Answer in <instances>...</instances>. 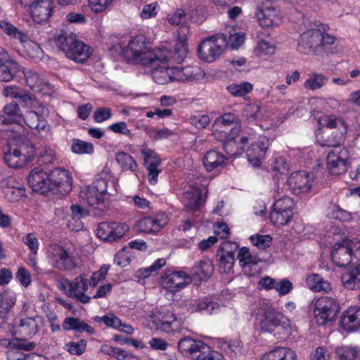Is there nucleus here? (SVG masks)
<instances>
[{
	"label": "nucleus",
	"instance_id": "obj_1",
	"mask_svg": "<svg viewBox=\"0 0 360 360\" xmlns=\"http://www.w3.org/2000/svg\"><path fill=\"white\" fill-rule=\"evenodd\" d=\"M110 49L116 52L120 51L127 60L143 65H154L168 58L166 49H149L146 45L143 36L134 37L126 48L114 45Z\"/></svg>",
	"mask_w": 360,
	"mask_h": 360
},
{
	"label": "nucleus",
	"instance_id": "obj_2",
	"mask_svg": "<svg viewBox=\"0 0 360 360\" xmlns=\"http://www.w3.org/2000/svg\"><path fill=\"white\" fill-rule=\"evenodd\" d=\"M34 153V147L27 136L14 132L4 150V160L10 167L20 168L32 160Z\"/></svg>",
	"mask_w": 360,
	"mask_h": 360
},
{
	"label": "nucleus",
	"instance_id": "obj_3",
	"mask_svg": "<svg viewBox=\"0 0 360 360\" xmlns=\"http://www.w3.org/2000/svg\"><path fill=\"white\" fill-rule=\"evenodd\" d=\"M322 146L332 148L328 152L326 162L329 172L333 175H339L347 169L348 150L342 148L340 137L335 136L334 139L325 138L323 136L319 140Z\"/></svg>",
	"mask_w": 360,
	"mask_h": 360
},
{
	"label": "nucleus",
	"instance_id": "obj_4",
	"mask_svg": "<svg viewBox=\"0 0 360 360\" xmlns=\"http://www.w3.org/2000/svg\"><path fill=\"white\" fill-rule=\"evenodd\" d=\"M241 129V124L238 117L233 113H224L217 117L213 124V134L217 139L224 142V149L228 154L229 143L238 136Z\"/></svg>",
	"mask_w": 360,
	"mask_h": 360
},
{
	"label": "nucleus",
	"instance_id": "obj_5",
	"mask_svg": "<svg viewBox=\"0 0 360 360\" xmlns=\"http://www.w3.org/2000/svg\"><path fill=\"white\" fill-rule=\"evenodd\" d=\"M181 353L195 360H224L223 355L214 351L207 344L191 337H185L178 342Z\"/></svg>",
	"mask_w": 360,
	"mask_h": 360
},
{
	"label": "nucleus",
	"instance_id": "obj_6",
	"mask_svg": "<svg viewBox=\"0 0 360 360\" xmlns=\"http://www.w3.org/2000/svg\"><path fill=\"white\" fill-rule=\"evenodd\" d=\"M110 194L108 192V181L103 178L96 179L82 193V198L88 205L99 212L108 206Z\"/></svg>",
	"mask_w": 360,
	"mask_h": 360
},
{
	"label": "nucleus",
	"instance_id": "obj_7",
	"mask_svg": "<svg viewBox=\"0 0 360 360\" xmlns=\"http://www.w3.org/2000/svg\"><path fill=\"white\" fill-rule=\"evenodd\" d=\"M314 316L319 326H325L335 321L340 311L338 300L332 297L323 296L316 300L314 306Z\"/></svg>",
	"mask_w": 360,
	"mask_h": 360
},
{
	"label": "nucleus",
	"instance_id": "obj_8",
	"mask_svg": "<svg viewBox=\"0 0 360 360\" xmlns=\"http://www.w3.org/2000/svg\"><path fill=\"white\" fill-rule=\"evenodd\" d=\"M227 46V37L224 34L213 35L203 40L198 46L200 58L212 63L218 58Z\"/></svg>",
	"mask_w": 360,
	"mask_h": 360
},
{
	"label": "nucleus",
	"instance_id": "obj_9",
	"mask_svg": "<svg viewBox=\"0 0 360 360\" xmlns=\"http://www.w3.org/2000/svg\"><path fill=\"white\" fill-rule=\"evenodd\" d=\"M55 41L58 47L65 53V56L75 62L84 63L90 56L89 46L84 44H77V47L82 49L79 54L75 55L72 52L70 48L78 41L76 35L73 33L61 32L57 35Z\"/></svg>",
	"mask_w": 360,
	"mask_h": 360
},
{
	"label": "nucleus",
	"instance_id": "obj_10",
	"mask_svg": "<svg viewBox=\"0 0 360 360\" xmlns=\"http://www.w3.org/2000/svg\"><path fill=\"white\" fill-rule=\"evenodd\" d=\"M51 265L60 271H71L76 266L75 257L70 250L61 245L51 246L48 251Z\"/></svg>",
	"mask_w": 360,
	"mask_h": 360
},
{
	"label": "nucleus",
	"instance_id": "obj_11",
	"mask_svg": "<svg viewBox=\"0 0 360 360\" xmlns=\"http://www.w3.org/2000/svg\"><path fill=\"white\" fill-rule=\"evenodd\" d=\"M51 191L54 194L67 195L72 190V179L68 171L56 168L49 173Z\"/></svg>",
	"mask_w": 360,
	"mask_h": 360
},
{
	"label": "nucleus",
	"instance_id": "obj_12",
	"mask_svg": "<svg viewBox=\"0 0 360 360\" xmlns=\"http://www.w3.org/2000/svg\"><path fill=\"white\" fill-rule=\"evenodd\" d=\"M313 179V174L304 171H296L287 179L285 186L287 189L294 194L307 193L311 188V182Z\"/></svg>",
	"mask_w": 360,
	"mask_h": 360
},
{
	"label": "nucleus",
	"instance_id": "obj_13",
	"mask_svg": "<svg viewBox=\"0 0 360 360\" xmlns=\"http://www.w3.org/2000/svg\"><path fill=\"white\" fill-rule=\"evenodd\" d=\"M128 230L125 223L103 221L98 226L97 236L103 240L112 242L122 238Z\"/></svg>",
	"mask_w": 360,
	"mask_h": 360
},
{
	"label": "nucleus",
	"instance_id": "obj_14",
	"mask_svg": "<svg viewBox=\"0 0 360 360\" xmlns=\"http://www.w3.org/2000/svg\"><path fill=\"white\" fill-rule=\"evenodd\" d=\"M64 288H68V295L82 303L86 304L91 300V297L85 295L88 289L87 278L84 275H79L73 281L65 279L63 283Z\"/></svg>",
	"mask_w": 360,
	"mask_h": 360
},
{
	"label": "nucleus",
	"instance_id": "obj_15",
	"mask_svg": "<svg viewBox=\"0 0 360 360\" xmlns=\"http://www.w3.org/2000/svg\"><path fill=\"white\" fill-rule=\"evenodd\" d=\"M27 181L35 193L44 195L51 191L49 173L40 167H34L30 171Z\"/></svg>",
	"mask_w": 360,
	"mask_h": 360
},
{
	"label": "nucleus",
	"instance_id": "obj_16",
	"mask_svg": "<svg viewBox=\"0 0 360 360\" xmlns=\"http://www.w3.org/2000/svg\"><path fill=\"white\" fill-rule=\"evenodd\" d=\"M260 325L262 331L269 333L273 332L277 327H281L284 330L290 328L289 320L282 313L274 309H269L264 312Z\"/></svg>",
	"mask_w": 360,
	"mask_h": 360
},
{
	"label": "nucleus",
	"instance_id": "obj_17",
	"mask_svg": "<svg viewBox=\"0 0 360 360\" xmlns=\"http://www.w3.org/2000/svg\"><path fill=\"white\" fill-rule=\"evenodd\" d=\"M321 31L317 29H309L304 32L298 43L297 49L300 53H307L315 52L321 47Z\"/></svg>",
	"mask_w": 360,
	"mask_h": 360
},
{
	"label": "nucleus",
	"instance_id": "obj_18",
	"mask_svg": "<svg viewBox=\"0 0 360 360\" xmlns=\"http://www.w3.org/2000/svg\"><path fill=\"white\" fill-rule=\"evenodd\" d=\"M19 71L18 64L9 56L4 49L0 48V81L11 82Z\"/></svg>",
	"mask_w": 360,
	"mask_h": 360
},
{
	"label": "nucleus",
	"instance_id": "obj_19",
	"mask_svg": "<svg viewBox=\"0 0 360 360\" xmlns=\"http://www.w3.org/2000/svg\"><path fill=\"white\" fill-rule=\"evenodd\" d=\"M353 251L350 243L343 240L340 243H335L331 250L333 262L339 267H346L352 262Z\"/></svg>",
	"mask_w": 360,
	"mask_h": 360
},
{
	"label": "nucleus",
	"instance_id": "obj_20",
	"mask_svg": "<svg viewBox=\"0 0 360 360\" xmlns=\"http://www.w3.org/2000/svg\"><path fill=\"white\" fill-rule=\"evenodd\" d=\"M238 243L225 240L221 243L220 248L217 252L220 267H223L224 271L229 270L233 266L235 262V253L238 250Z\"/></svg>",
	"mask_w": 360,
	"mask_h": 360
},
{
	"label": "nucleus",
	"instance_id": "obj_21",
	"mask_svg": "<svg viewBox=\"0 0 360 360\" xmlns=\"http://www.w3.org/2000/svg\"><path fill=\"white\" fill-rule=\"evenodd\" d=\"M191 281L189 276L183 271H179L162 276L160 284L171 292H175L183 289Z\"/></svg>",
	"mask_w": 360,
	"mask_h": 360
},
{
	"label": "nucleus",
	"instance_id": "obj_22",
	"mask_svg": "<svg viewBox=\"0 0 360 360\" xmlns=\"http://www.w3.org/2000/svg\"><path fill=\"white\" fill-rule=\"evenodd\" d=\"M28 7L33 20L41 23L50 18L53 4L51 0H37Z\"/></svg>",
	"mask_w": 360,
	"mask_h": 360
},
{
	"label": "nucleus",
	"instance_id": "obj_23",
	"mask_svg": "<svg viewBox=\"0 0 360 360\" xmlns=\"http://www.w3.org/2000/svg\"><path fill=\"white\" fill-rule=\"evenodd\" d=\"M169 57L154 65H149L151 68V76L154 82L158 84H165L169 82H175L174 67L165 65Z\"/></svg>",
	"mask_w": 360,
	"mask_h": 360
},
{
	"label": "nucleus",
	"instance_id": "obj_24",
	"mask_svg": "<svg viewBox=\"0 0 360 360\" xmlns=\"http://www.w3.org/2000/svg\"><path fill=\"white\" fill-rule=\"evenodd\" d=\"M168 222L167 216L164 214H159L156 217H146L141 219L137 223V229L143 233H155L164 227Z\"/></svg>",
	"mask_w": 360,
	"mask_h": 360
},
{
	"label": "nucleus",
	"instance_id": "obj_25",
	"mask_svg": "<svg viewBox=\"0 0 360 360\" xmlns=\"http://www.w3.org/2000/svg\"><path fill=\"white\" fill-rule=\"evenodd\" d=\"M153 323L160 330L170 333L179 329L181 321L178 319L172 312L167 311L160 313V316L153 321Z\"/></svg>",
	"mask_w": 360,
	"mask_h": 360
},
{
	"label": "nucleus",
	"instance_id": "obj_26",
	"mask_svg": "<svg viewBox=\"0 0 360 360\" xmlns=\"http://www.w3.org/2000/svg\"><path fill=\"white\" fill-rule=\"evenodd\" d=\"M1 188L5 198L10 202H17L25 195V188L20 186H15V179L11 177L1 181Z\"/></svg>",
	"mask_w": 360,
	"mask_h": 360
},
{
	"label": "nucleus",
	"instance_id": "obj_27",
	"mask_svg": "<svg viewBox=\"0 0 360 360\" xmlns=\"http://www.w3.org/2000/svg\"><path fill=\"white\" fill-rule=\"evenodd\" d=\"M341 326L347 331H354L360 328V307H352L345 311L342 316Z\"/></svg>",
	"mask_w": 360,
	"mask_h": 360
},
{
	"label": "nucleus",
	"instance_id": "obj_28",
	"mask_svg": "<svg viewBox=\"0 0 360 360\" xmlns=\"http://www.w3.org/2000/svg\"><path fill=\"white\" fill-rule=\"evenodd\" d=\"M2 95L5 97L18 98L21 104L27 107H29L35 101V96L32 94L14 85L6 86L2 91Z\"/></svg>",
	"mask_w": 360,
	"mask_h": 360
},
{
	"label": "nucleus",
	"instance_id": "obj_29",
	"mask_svg": "<svg viewBox=\"0 0 360 360\" xmlns=\"http://www.w3.org/2000/svg\"><path fill=\"white\" fill-rule=\"evenodd\" d=\"M226 160V156L221 153L211 150L204 155L203 165L207 172H217L224 165Z\"/></svg>",
	"mask_w": 360,
	"mask_h": 360
},
{
	"label": "nucleus",
	"instance_id": "obj_30",
	"mask_svg": "<svg viewBox=\"0 0 360 360\" xmlns=\"http://www.w3.org/2000/svg\"><path fill=\"white\" fill-rule=\"evenodd\" d=\"M184 201L187 209L197 210L203 202L201 190L197 186H189L184 193Z\"/></svg>",
	"mask_w": 360,
	"mask_h": 360
},
{
	"label": "nucleus",
	"instance_id": "obj_31",
	"mask_svg": "<svg viewBox=\"0 0 360 360\" xmlns=\"http://www.w3.org/2000/svg\"><path fill=\"white\" fill-rule=\"evenodd\" d=\"M343 286L348 290H360V264L341 276Z\"/></svg>",
	"mask_w": 360,
	"mask_h": 360
},
{
	"label": "nucleus",
	"instance_id": "obj_32",
	"mask_svg": "<svg viewBox=\"0 0 360 360\" xmlns=\"http://www.w3.org/2000/svg\"><path fill=\"white\" fill-rule=\"evenodd\" d=\"M39 331V325L35 318L27 317L22 319L17 326L15 333L23 338H32Z\"/></svg>",
	"mask_w": 360,
	"mask_h": 360
},
{
	"label": "nucleus",
	"instance_id": "obj_33",
	"mask_svg": "<svg viewBox=\"0 0 360 360\" xmlns=\"http://www.w3.org/2000/svg\"><path fill=\"white\" fill-rule=\"evenodd\" d=\"M319 123L322 127H326L328 129L339 128L340 131L339 134L333 135L331 139L335 136L340 137L342 139V136L347 133V127L342 120L338 118L335 115H323L319 120Z\"/></svg>",
	"mask_w": 360,
	"mask_h": 360
},
{
	"label": "nucleus",
	"instance_id": "obj_34",
	"mask_svg": "<svg viewBox=\"0 0 360 360\" xmlns=\"http://www.w3.org/2000/svg\"><path fill=\"white\" fill-rule=\"evenodd\" d=\"M193 276L199 281L208 279L214 271L212 262L209 259H205L197 262L191 269Z\"/></svg>",
	"mask_w": 360,
	"mask_h": 360
},
{
	"label": "nucleus",
	"instance_id": "obj_35",
	"mask_svg": "<svg viewBox=\"0 0 360 360\" xmlns=\"http://www.w3.org/2000/svg\"><path fill=\"white\" fill-rule=\"evenodd\" d=\"M63 328L65 330H74L79 333L86 332L89 334L94 333V328L83 321L74 317H67L63 323Z\"/></svg>",
	"mask_w": 360,
	"mask_h": 360
},
{
	"label": "nucleus",
	"instance_id": "obj_36",
	"mask_svg": "<svg viewBox=\"0 0 360 360\" xmlns=\"http://www.w3.org/2000/svg\"><path fill=\"white\" fill-rule=\"evenodd\" d=\"M296 355L292 349L286 347H277L265 354L261 360H295Z\"/></svg>",
	"mask_w": 360,
	"mask_h": 360
},
{
	"label": "nucleus",
	"instance_id": "obj_37",
	"mask_svg": "<svg viewBox=\"0 0 360 360\" xmlns=\"http://www.w3.org/2000/svg\"><path fill=\"white\" fill-rule=\"evenodd\" d=\"M4 111L8 117L2 120L1 117H0L2 124H7L8 122L19 123L20 122L22 113L17 103L13 101L6 105L4 108Z\"/></svg>",
	"mask_w": 360,
	"mask_h": 360
},
{
	"label": "nucleus",
	"instance_id": "obj_38",
	"mask_svg": "<svg viewBox=\"0 0 360 360\" xmlns=\"http://www.w3.org/2000/svg\"><path fill=\"white\" fill-rule=\"evenodd\" d=\"M306 283L309 288L314 292H328L331 290L330 284L318 274L309 275L306 279Z\"/></svg>",
	"mask_w": 360,
	"mask_h": 360
},
{
	"label": "nucleus",
	"instance_id": "obj_39",
	"mask_svg": "<svg viewBox=\"0 0 360 360\" xmlns=\"http://www.w3.org/2000/svg\"><path fill=\"white\" fill-rule=\"evenodd\" d=\"M335 353L338 360H360V349L357 347H338Z\"/></svg>",
	"mask_w": 360,
	"mask_h": 360
},
{
	"label": "nucleus",
	"instance_id": "obj_40",
	"mask_svg": "<svg viewBox=\"0 0 360 360\" xmlns=\"http://www.w3.org/2000/svg\"><path fill=\"white\" fill-rule=\"evenodd\" d=\"M23 120L30 128L39 131L45 130L47 126L46 121L35 111L27 112Z\"/></svg>",
	"mask_w": 360,
	"mask_h": 360
},
{
	"label": "nucleus",
	"instance_id": "obj_41",
	"mask_svg": "<svg viewBox=\"0 0 360 360\" xmlns=\"http://www.w3.org/2000/svg\"><path fill=\"white\" fill-rule=\"evenodd\" d=\"M26 84L33 91H42L44 86H48L44 79L35 72L27 70L24 72Z\"/></svg>",
	"mask_w": 360,
	"mask_h": 360
},
{
	"label": "nucleus",
	"instance_id": "obj_42",
	"mask_svg": "<svg viewBox=\"0 0 360 360\" xmlns=\"http://www.w3.org/2000/svg\"><path fill=\"white\" fill-rule=\"evenodd\" d=\"M197 67L186 66L184 68L174 67L175 82H187L195 79Z\"/></svg>",
	"mask_w": 360,
	"mask_h": 360
},
{
	"label": "nucleus",
	"instance_id": "obj_43",
	"mask_svg": "<svg viewBox=\"0 0 360 360\" xmlns=\"http://www.w3.org/2000/svg\"><path fill=\"white\" fill-rule=\"evenodd\" d=\"M238 259L240 266L247 271V269H251L255 267L260 259L256 257H253L249 251V249L246 247L240 248L238 253Z\"/></svg>",
	"mask_w": 360,
	"mask_h": 360
},
{
	"label": "nucleus",
	"instance_id": "obj_44",
	"mask_svg": "<svg viewBox=\"0 0 360 360\" xmlns=\"http://www.w3.org/2000/svg\"><path fill=\"white\" fill-rule=\"evenodd\" d=\"M292 211L274 210L271 212L270 219L273 224L278 226L286 225L292 218Z\"/></svg>",
	"mask_w": 360,
	"mask_h": 360
},
{
	"label": "nucleus",
	"instance_id": "obj_45",
	"mask_svg": "<svg viewBox=\"0 0 360 360\" xmlns=\"http://www.w3.org/2000/svg\"><path fill=\"white\" fill-rule=\"evenodd\" d=\"M0 28L8 36L12 38L17 39L20 41V43H24L27 41V35L20 31L17 27H15L12 24L4 21H0Z\"/></svg>",
	"mask_w": 360,
	"mask_h": 360
},
{
	"label": "nucleus",
	"instance_id": "obj_46",
	"mask_svg": "<svg viewBox=\"0 0 360 360\" xmlns=\"http://www.w3.org/2000/svg\"><path fill=\"white\" fill-rule=\"evenodd\" d=\"M71 150L75 154H92L94 151V146L91 142L74 139L72 140Z\"/></svg>",
	"mask_w": 360,
	"mask_h": 360
},
{
	"label": "nucleus",
	"instance_id": "obj_47",
	"mask_svg": "<svg viewBox=\"0 0 360 360\" xmlns=\"http://www.w3.org/2000/svg\"><path fill=\"white\" fill-rule=\"evenodd\" d=\"M117 163L122 167L123 169L130 170L131 172L136 171L137 164L132 157L127 153L119 152L116 154L115 157Z\"/></svg>",
	"mask_w": 360,
	"mask_h": 360
},
{
	"label": "nucleus",
	"instance_id": "obj_48",
	"mask_svg": "<svg viewBox=\"0 0 360 360\" xmlns=\"http://www.w3.org/2000/svg\"><path fill=\"white\" fill-rule=\"evenodd\" d=\"M254 143L247 150V158L249 162L254 167H259L262 160L264 158L263 152Z\"/></svg>",
	"mask_w": 360,
	"mask_h": 360
},
{
	"label": "nucleus",
	"instance_id": "obj_49",
	"mask_svg": "<svg viewBox=\"0 0 360 360\" xmlns=\"http://www.w3.org/2000/svg\"><path fill=\"white\" fill-rule=\"evenodd\" d=\"M188 53V48L186 43L178 42L175 44L174 48V52L172 56H169V53L167 51V55L169 56L168 60H173L177 63H182L186 57Z\"/></svg>",
	"mask_w": 360,
	"mask_h": 360
},
{
	"label": "nucleus",
	"instance_id": "obj_50",
	"mask_svg": "<svg viewBox=\"0 0 360 360\" xmlns=\"http://www.w3.org/2000/svg\"><path fill=\"white\" fill-rule=\"evenodd\" d=\"M70 210L72 219L76 222L75 227H72V229L77 231L81 229L82 228V223L80 219L89 214L88 211L78 205H72Z\"/></svg>",
	"mask_w": 360,
	"mask_h": 360
},
{
	"label": "nucleus",
	"instance_id": "obj_51",
	"mask_svg": "<svg viewBox=\"0 0 360 360\" xmlns=\"http://www.w3.org/2000/svg\"><path fill=\"white\" fill-rule=\"evenodd\" d=\"M228 91L234 96H244L252 90V85L248 82H243L240 84H232L227 86Z\"/></svg>",
	"mask_w": 360,
	"mask_h": 360
},
{
	"label": "nucleus",
	"instance_id": "obj_52",
	"mask_svg": "<svg viewBox=\"0 0 360 360\" xmlns=\"http://www.w3.org/2000/svg\"><path fill=\"white\" fill-rule=\"evenodd\" d=\"M243 113L248 122H257L262 117L260 107L255 103L248 105L245 108Z\"/></svg>",
	"mask_w": 360,
	"mask_h": 360
},
{
	"label": "nucleus",
	"instance_id": "obj_53",
	"mask_svg": "<svg viewBox=\"0 0 360 360\" xmlns=\"http://www.w3.org/2000/svg\"><path fill=\"white\" fill-rule=\"evenodd\" d=\"M327 79L322 75L314 74L311 75L304 82V86L311 90L321 89L325 85Z\"/></svg>",
	"mask_w": 360,
	"mask_h": 360
},
{
	"label": "nucleus",
	"instance_id": "obj_54",
	"mask_svg": "<svg viewBox=\"0 0 360 360\" xmlns=\"http://www.w3.org/2000/svg\"><path fill=\"white\" fill-rule=\"evenodd\" d=\"M24 339H15L11 341H8L7 347L11 349H15L24 351H31L34 349L36 345L32 342H27Z\"/></svg>",
	"mask_w": 360,
	"mask_h": 360
},
{
	"label": "nucleus",
	"instance_id": "obj_55",
	"mask_svg": "<svg viewBox=\"0 0 360 360\" xmlns=\"http://www.w3.org/2000/svg\"><path fill=\"white\" fill-rule=\"evenodd\" d=\"M271 11L267 8L266 10L259 9L256 13V17L259 25L263 27H269L274 25V19L271 15Z\"/></svg>",
	"mask_w": 360,
	"mask_h": 360
},
{
	"label": "nucleus",
	"instance_id": "obj_56",
	"mask_svg": "<svg viewBox=\"0 0 360 360\" xmlns=\"http://www.w3.org/2000/svg\"><path fill=\"white\" fill-rule=\"evenodd\" d=\"M141 153L144 159V165L146 167L158 166L160 164V158L159 155L153 150L149 148H143L141 150Z\"/></svg>",
	"mask_w": 360,
	"mask_h": 360
},
{
	"label": "nucleus",
	"instance_id": "obj_57",
	"mask_svg": "<svg viewBox=\"0 0 360 360\" xmlns=\"http://www.w3.org/2000/svg\"><path fill=\"white\" fill-rule=\"evenodd\" d=\"M55 154L50 148L44 147L40 148L38 152V162L40 165H49L55 160Z\"/></svg>",
	"mask_w": 360,
	"mask_h": 360
},
{
	"label": "nucleus",
	"instance_id": "obj_58",
	"mask_svg": "<svg viewBox=\"0 0 360 360\" xmlns=\"http://www.w3.org/2000/svg\"><path fill=\"white\" fill-rule=\"evenodd\" d=\"M293 207V200L287 195H284L276 200L273 205V209L283 211H292Z\"/></svg>",
	"mask_w": 360,
	"mask_h": 360
},
{
	"label": "nucleus",
	"instance_id": "obj_59",
	"mask_svg": "<svg viewBox=\"0 0 360 360\" xmlns=\"http://www.w3.org/2000/svg\"><path fill=\"white\" fill-rule=\"evenodd\" d=\"M101 351L105 354L115 357L118 360H124L127 356V352L125 350L109 345H103L101 347Z\"/></svg>",
	"mask_w": 360,
	"mask_h": 360
},
{
	"label": "nucleus",
	"instance_id": "obj_60",
	"mask_svg": "<svg viewBox=\"0 0 360 360\" xmlns=\"http://www.w3.org/2000/svg\"><path fill=\"white\" fill-rule=\"evenodd\" d=\"M15 302V297L12 292L5 291L0 293V307L9 311Z\"/></svg>",
	"mask_w": 360,
	"mask_h": 360
},
{
	"label": "nucleus",
	"instance_id": "obj_61",
	"mask_svg": "<svg viewBox=\"0 0 360 360\" xmlns=\"http://www.w3.org/2000/svg\"><path fill=\"white\" fill-rule=\"evenodd\" d=\"M67 350L71 354L79 356L84 353L86 347V341L81 340L77 342H69L66 345Z\"/></svg>",
	"mask_w": 360,
	"mask_h": 360
},
{
	"label": "nucleus",
	"instance_id": "obj_62",
	"mask_svg": "<svg viewBox=\"0 0 360 360\" xmlns=\"http://www.w3.org/2000/svg\"><path fill=\"white\" fill-rule=\"evenodd\" d=\"M196 308L198 311H206L208 314H212L213 311L219 308V305L217 303L212 302L210 298H205L199 301Z\"/></svg>",
	"mask_w": 360,
	"mask_h": 360
},
{
	"label": "nucleus",
	"instance_id": "obj_63",
	"mask_svg": "<svg viewBox=\"0 0 360 360\" xmlns=\"http://www.w3.org/2000/svg\"><path fill=\"white\" fill-rule=\"evenodd\" d=\"M189 120L190 123L197 129H204L210 123V117L207 115H193Z\"/></svg>",
	"mask_w": 360,
	"mask_h": 360
},
{
	"label": "nucleus",
	"instance_id": "obj_64",
	"mask_svg": "<svg viewBox=\"0 0 360 360\" xmlns=\"http://www.w3.org/2000/svg\"><path fill=\"white\" fill-rule=\"evenodd\" d=\"M250 240L254 245L265 249L270 246L272 238L269 235L256 236H252Z\"/></svg>",
	"mask_w": 360,
	"mask_h": 360
}]
</instances>
